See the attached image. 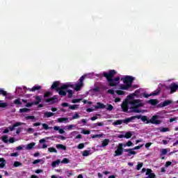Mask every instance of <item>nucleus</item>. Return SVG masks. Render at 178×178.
<instances>
[{"mask_svg":"<svg viewBox=\"0 0 178 178\" xmlns=\"http://www.w3.org/2000/svg\"><path fill=\"white\" fill-rule=\"evenodd\" d=\"M102 127L104 126V122H97V123H95L93 124V126L92 127V129H95V127Z\"/></svg>","mask_w":178,"mask_h":178,"instance_id":"obj_28","label":"nucleus"},{"mask_svg":"<svg viewBox=\"0 0 178 178\" xmlns=\"http://www.w3.org/2000/svg\"><path fill=\"white\" fill-rule=\"evenodd\" d=\"M98 137H102L101 134H95L92 136V138H98Z\"/></svg>","mask_w":178,"mask_h":178,"instance_id":"obj_61","label":"nucleus"},{"mask_svg":"<svg viewBox=\"0 0 178 178\" xmlns=\"http://www.w3.org/2000/svg\"><path fill=\"white\" fill-rule=\"evenodd\" d=\"M1 140H2V141H3V143H5L6 144H8V141H9V140H8V136H2Z\"/></svg>","mask_w":178,"mask_h":178,"instance_id":"obj_37","label":"nucleus"},{"mask_svg":"<svg viewBox=\"0 0 178 178\" xmlns=\"http://www.w3.org/2000/svg\"><path fill=\"white\" fill-rule=\"evenodd\" d=\"M33 105H35V104H34V102L27 103V104L25 105V106H26V108H31V106H33Z\"/></svg>","mask_w":178,"mask_h":178,"instance_id":"obj_44","label":"nucleus"},{"mask_svg":"<svg viewBox=\"0 0 178 178\" xmlns=\"http://www.w3.org/2000/svg\"><path fill=\"white\" fill-rule=\"evenodd\" d=\"M34 145H35V143H31L26 145V149H33L34 148Z\"/></svg>","mask_w":178,"mask_h":178,"instance_id":"obj_22","label":"nucleus"},{"mask_svg":"<svg viewBox=\"0 0 178 178\" xmlns=\"http://www.w3.org/2000/svg\"><path fill=\"white\" fill-rule=\"evenodd\" d=\"M19 126H22V122H15L12 127H9L8 129L10 130V131H13L15 130V127H19Z\"/></svg>","mask_w":178,"mask_h":178,"instance_id":"obj_14","label":"nucleus"},{"mask_svg":"<svg viewBox=\"0 0 178 178\" xmlns=\"http://www.w3.org/2000/svg\"><path fill=\"white\" fill-rule=\"evenodd\" d=\"M88 155H90V151L84 150L83 154H82V156H88Z\"/></svg>","mask_w":178,"mask_h":178,"instance_id":"obj_46","label":"nucleus"},{"mask_svg":"<svg viewBox=\"0 0 178 178\" xmlns=\"http://www.w3.org/2000/svg\"><path fill=\"white\" fill-rule=\"evenodd\" d=\"M170 165H172V162L171 161H167L165 163V168H169V166H170Z\"/></svg>","mask_w":178,"mask_h":178,"instance_id":"obj_62","label":"nucleus"},{"mask_svg":"<svg viewBox=\"0 0 178 178\" xmlns=\"http://www.w3.org/2000/svg\"><path fill=\"white\" fill-rule=\"evenodd\" d=\"M57 149H62L63 151H66V146L63 144H57L56 145Z\"/></svg>","mask_w":178,"mask_h":178,"instance_id":"obj_15","label":"nucleus"},{"mask_svg":"<svg viewBox=\"0 0 178 178\" xmlns=\"http://www.w3.org/2000/svg\"><path fill=\"white\" fill-rule=\"evenodd\" d=\"M108 94H111V95H115V90L113 89H110L107 90Z\"/></svg>","mask_w":178,"mask_h":178,"instance_id":"obj_55","label":"nucleus"},{"mask_svg":"<svg viewBox=\"0 0 178 178\" xmlns=\"http://www.w3.org/2000/svg\"><path fill=\"white\" fill-rule=\"evenodd\" d=\"M69 162H70V161L69 160V159L67 158H64L62 161L61 163H69Z\"/></svg>","mask_w":178,"mask_h":178,"instance_id":"obj_48","label":"nucleus"},{"mask_svg":"<svg viewBox=\"0 0 178 178\" xmlns=\"http://www.w3.org/2000/svg\"><path fill=\"white\" fill-rule=\"evenodd\" d=\"M106 109L111 112V111H113V106H112V104H107Z\"/></svg>","mask_w":178,"mask_h":178,"instance_id":"obj_43","label":"nucleus"},{"mask_svg":"<svg viewBox=\"0 0 178 178\" xmlns=\"http://www.w3.org/2000/svg\"><path fill=\"white\" fill-rule=\"evenodd\" d=\"M122 123H123V120H118L114 122V124H115V126H118L119 124H122Z\"/></svg>","mask_w":178,"mask_h":178,"instance_id":"obj_45","label":"nucleus"},{"mask_svg":"<svg viewBox=\"0 0 178 178\" xmlns=\"http://www.w3.org/2000/svg\"><path fill=\"white\" fill-rule=\"evenodd\" d=\"M48 151L49 152H54L55 154H58V150H56L55 147H49Z\"/></svg>","mask_w":178,"mask_h":178,"instance_id":"obj_33","label":"nucleus"},{"mask_svg":"<svg viewBox=\"0 0 178 178\" xmlns=\"http://www.w3.org/2000/svg\"><path fill=\"white\" fill-rule=\"evenodd\" d=\"M115 92L118 95H124V94H126V92L123 90H116Z\"/></svg>","mask_w":178,"mask_h":178,"instance_id":"obj_38","label":"nucleus"},{"mask_svg":"<svg viewBox=\"0 0 178 178\" xmlns=\"http://www.w3.org/2000/svg\"><path fill=\"white\" fill-rule=\"evenodd\" d=\"M166 154H168V149H163L161 151V156H162V155H166Z\"/></svg>","mask_w":178,"mask_h":178,"instance_id":"obj_42","label":"nucleus"},{"mask_svg":"<svg viewBox=\"0 0 178 178\" xmlns=\"http://www.w3.org/2000/svg\"><path fill=\"white\" fill-rule=\"evenodd\" d=\"M99 90H100L99 87H96L92 89V91H94L95 92H99Z\"/></svg>","mask_w":178,"mask_h":178,"instance_id":"obj_64","label":"nucleus"},{"mask_svg":"<svg viewBox=\"0 0 178 178\" xmlns=\"http://www.w3.org/2000/svg\"><path fill=\"white\" fill-rule=\"evenodd\" d=\"M81 101V99H72V104H77L78 102H80Z\"/></svg>","mask_w":178,"mask_h":178,"instance_id":"obj_53","label":"nucleus"},{"mask_svg":"<svg viewBox=\"0 0 178 178\" xmlns=\"http://www.w3.org/2000/svg\"><path fill=\"white\" fill-rule=\"evenodd\" d=\"M78 149H83L84 148V143H80L77 146Z\"/></svg>","mask_w":178,"mask_h":178,"instance_id":"obj_54","label":"nucleus"},{"mask_svg":"<svg viewBox=\"0 0 178 178\" xmlns=\"http://www.w3.org/2000/svg\"><path fill=\"white\" fill-rule=\"evenodd\" d=\"M159 94H161V88H157L155 91L150 93V95L155 97L156 95H159Z\"/></svg>","mask_w":178,"mask_h":178,"instance_id":"obj_16","label":"nucleus"},{"mask_svg":"<svg viewBox=\"0 0 178 178\" xmlns=\"http://www.w3.org/2000/svg\"><path fill=\"white\" fill-rule=\"evenodd\" d=\"M0 95H3V97H6L8 95V92L3 90V89L0 88Z\"/></svg>","mask_w":178,"mask_h":178,"instance_id":"obj_30","label":"nucleus"},{"mask_svg":"<svg viewBox=\"0 0 178 178\" xmlns=\"http://www.w3.org/2000/svg\"><path fill=\"white\" fill-rule=\"evenodd\" d=\"M133 146V142L131 140L128 141L127 143L123 144V147H131Z\"/></svg>","mask_w":178,"mask_h":178,"instance_id":"obj_35","label":"nucleus"},{"mask_svg":"<svg viewBox=\"0 0 178 178\" xmlns=\"http://www.w3.org/2000/svg\"><path fill=\"white\" fill-rule=\"evenodd\" d=\"M69 119L67 118H58V123H63V122H67Z\"/></svg>","mask_w":178,"mask_h":178,"instance_id":"obj_26","label":"nucleus"},{"mask_svg":"<svg viewBox=\"0 0 178 178\" xmlns=\"http://www.w3.org/2000/svg\"><path fill=\"white\" fill-rule=\"evenodd\" d=\"M109 139H104L102 142V145L101 147H102L103 148L106 147L107 145H109Z\"/></svg>","mask_w":178,"mask_h":178,"instance_id":"obj_17","label":"nucleus"},{"mask_svg":"<svg viewBox=\"0 0 178 178\" xmlns=\"http://www.w3.org/2000/svg\"><path fill=\"white\" fill-rule=\"evenodd\" d=\"M143 165H144L143 163H139L136 165V170H140V169H141V168H143Z\"/></svg>","mask_w":178,"mask_h":178,"instance_id":"obj_47","label":"nucleus"},{"mask_svg":"<svg viewBox=\"0 0 178 178\" xmlns=\"http://www.w3.org/2000/svg\"><path fill=\"white\" fill-rule=\"evenodd\" d=\"M59 86V81H54L51 85V90H55L61 97H66V91L65 90H67L69 87L73 88V85L71 84H63L60 87Z\"/></svg>","mask_w":178,"mask_h":178,"instance_id":"obj_3","label":"nucleus"},{"mask_svg":"<svg viewBox=\"0 0 178 178\" xmlns=\"http://www.w3.org/2000/svg\"><path fill=\"white\" fill-rule=\"evenodd\" d=\"M25 119L26 120H34V119H35V117L34 115H29V116L25 117Z\"/></svg>","mask_w":178,"mask_h":178,"instance_id":"obj_39","label":"nucleus"},{"mask_svg":"<svg viewBox=\"0 0 178 178\" xmlns=\"http://www.w3.org/2000/svg\"><path fill=\"white\" fill-rule=\"evenodd\" d=\"M149 178H155L156 177V175H155V173H151L149 176H148Z\"/></svg>","mask_w":178,"mask_h":178,"instance_id":"obj_63","label":"nucleus"},{"mask_svg":"<svg viewBox=\"0 0 178 178\" xmlns=\"http://www.w3.org/2000/svg\"><path fill=\"white\" fill-rule=\"evenodd\" d=\"M79 118H80V115H79V113H75V114L72 116V120L79 119Z\"/></svg>","mask_w":178,"mask_h":178,"instance_id":"obj_56","label":"nucleus"},{"mask_svg":"<svg viewBox=\"0 0 178 178\" xmlns=\"http://www.w3.org/2000/svg\"><path fill=\"white\" fill-rule=\"evenodd\" d=\"M124 149H125L123 148V144L119 143L117 149L115 151L114 156H120V155H123Z\"/></svg>","mask_w":178,"mask_h":178,"instance_id":"obj_6","label":"nucleus"},{"mask_svg":"<svg viewBox=\"0 0 178 178\" xmlns=\"http://www.w3.org/2000/svg\"><path fill=\"white\" fill-rule=\"evenodd\" d=\"M106 108V106L101 102H97V105L95 106V109H105Z\"/></svg>","mask_w":178,"mask_h":178,"instance_id":"obj_13","label":"nucleus"},{"mask_svg":"<svg viewBox=\"0 0 178 178\" xmlns=\"http://www.w3.org/2000/svg\"><path fill=\"white\" fill-rule=\"evenodd\" d=\"M84 79H86V75H83L79 79V84L83 86V81H84Z\"/></svg>","mask_w":178,"mask_h":178,"instance_id":"obj_32","label":"nucleus"},{"mask_svg":"<svg viewBox=\"0 0 178 178\" xmlns=\"http://www.w3.org/2000/svg\"><path fill=\"white\" fill-rule=\"evenodd\" d=\"M42 126L44 130H49V126H48V124H42Z\"/></svg>","mask_w":178,"mask_h":178,"instance_id":"obj_52","label":"nucleus"},{"mask_svg":"<svg viewBox=\"0 0 178 178\" xmlns=\"http://www.w3.org/2000/svg\"><path fill=\"white\" fill-rule=\"evenodd\" d=\"M41 86H35L31 89H29V91L34 92V91H38L39 90H41Z\"/></svg>","mask_w":178,"mask_h":178,"instance_id":"obj_18","label":"nucleus"},{"mask_svg":"<svg viewBox=\"0 0 178 178\" xmlns=\"http://www.w3.org/2000/svg\"><path fill=\"white\" fill-rule=\"evenodd\" d=\"M159 131L161 133H166V131H170V129L168 127L159 128Z\"/></svg>","mask_w":178,"mask_h":178,"instance_id":"obj_21","label":"nucleus"},{"mask_svg":"<svg viewBox=\"0 0 178 178\" xmlns=\"http://www.w3.org/2000/svg\"><path fill=\"white\" fill-rule=\"evenodd\" d=\"M41 162H42V159H36V160L33 161V165H37V163H40Z\"/></svg>","mask_w":178,"mask_h":178,"instance_id":"obj_49","label":"nucleus"},{"mask_svg":"<svg viewBox=\"0 0 178 178\" xmlns=\"http://www.w3.org/2000/svg\"><path fill=\"white\" fill-rule=\"evenodd\" d=\"M44 115V118H51V116H54L55 113L52 112H45Z\"/></svg>","mask_w":178,"mask_h":178,"instance_id":"obj_25","label":"nucleus"},{"mask_svg":"<svg viewBox=\"0 0 178 178\" xmlns=\"http://www.w3.org/2000/svg\"><path fill=\"white\" fill-rule=\"evenodd\" d=\"M130 105L132 106H136V108H143L144 106V103L142 102V100L140 99H132L129 102Z\"/></svg>","mask_w":178,"mask_h":178,"instance_id":"obj_5","label":"nucleus"},{"mask_svg":"<svg viewBox=\"0 0 178 178\" xmlns=\"http://www.w3.org/2000/svg\"><path fill=\"white\" fill-rule=\"evenodd\" d=\"M133 136V133L131 131H128L124 134V138H131V136Z\"/></svg>","mask_w":178,"mask_h":178,"instance_id":"obj_27","label":"nucleus"},{"mask_svg":"<svg viewBox=\"0 0 178 178\" xmlns=\"http://www.w3.org/2000/svg\"><path fill=\"white\" fill-rule=\"evenodd\" d=\"M143 145H138V146L132 148V149H134V151L136 150V149H140V148H143Z\"/></svg>","mask_w":178,"mask_h":178,"instance_id":"obj_57","label":"nucleus"},{"mask_svg":"<svg viewBox=\"0 0 178 178\" xmlns=\"http://www.w3.org/2000/svg\"><path fill=\"white\" fill-rule=\"evenodd\" d=\"M23 164L19 161H15L13 164L15 168H19V166H22Z\"/></svg>","mask_w":178,"mask_h":178,"instance_id":"obj_36","label":"nucleus"},{"mask_svg":"<svg viewBox=\"0 0 178 178\" xmlns=\"http://www.w3.org/2000/svg\"><path fill=\"white\" fill-rule=\"evenodd\" d=\"M169 88L170 90V94H173V92L177 91L178 85L176 83H172L170 85Z\"/></svg>","mask_w":178,"mask_h":178,"instance_id":"obj_7","label":"nucleus"},{"mask_svg":"<svg viewBox=\"0 0 178 178\" xmlns=\"http://www.w3.org/2000/svg\"><path fill=\"white\" fill-rule=\"evenodd\" d=\"M14 104L15 105H22V101H20V99H16L14 100Z\"/></svg>","mask_w":178,"mask_h":178,"instance_id":"obj_41","label":"nucleus"},{"mask_svg":"<svg viewBox=\"0 0 178 178\" xmlns=\"http://www.w3.org/2000/svg\"><path fill=\"white\" fill-rule=\"evenodd\" d=\"M65 91L66 92V94L68 93V98H72V97H73V90L66 89Z\"/></svg>","mask_w":178,"mask_h":178,"instance_id":"obj_23","label":"nucleus"},{"mask_svg":"<svg viewBox=\"0 0 178 178\" xmlns=\"http://www.w3.org/2000/svg\"><path fill=\"white\" fill-rule=\"evenodd\" d=\"M159 115H153L149 120H148V117H147L146 115H134L122 120V121L123 123L127 124V123H130V122L134 120V119H140L142 122H146V124H148L149 123H152V124H161V123H162V121L161 120H159Z\"/></svg>","mask_w":178,"mask_h":178,"instance_id":"obj_1","label":"nucleus"},{"mask_svg":"<svg viewBox=\"0 0 178 178\" xmlns=\"http://www.w3.org/2000/svg\"><path fill=\"white\" fill-rule=\"evenodd\" d=\"M81 87H83V85H81V83L76 84L74 88L75 91H80V90H81Z\"/></svg>","mask_w":178,"mask_h":178,"instance_id":"obj_29","label":"nucleus"},{"mask_svg":"<svg viewBox=\"0 0 178 178\" xmlns=\"http://www.w3.org/2000/svg\"><path fill=\"white\" fill-rule=\"evenodd\" d=\"M8 103H2V100H0V108H6Z\"/></svg>","mask_w":178,"mask_h":178,"instance_id":"obj_40","label":"nucleus"},{"mask_svg":"<svg viewBox=\"0 0 178 178\" xmlns=\"http://www.w3.org/2000/svg\"><path fill=\"white\" fill-rule=\"evenodd\" d=\"M172 104H173V100L167 99V100H165L164 102H163L162 103H161L159 104V106H161V108H165V106L172 105Z\"/></svg>","mask_w":178,"mask_h":178,"instance_id":"obj_8","label":"nucleus"},{"mask_svg":"<svg viewBox=\"0 0 178 178\" xmlns=\"http://www.w3.org/2000/svg\"><path fill=\"white\" fill-rule=\"evenodd\" d=\"M130 113H141V110L138 109V107H136L135 106L130 107Z\"/></svg>","mask_w":178,"mask_h":178,"instance_id":"obj_9","label":"nucleus"},{"mask_svg":"<svg viewBox=\"0 0 178 178\" xmlns=\"http://www.w3.org/2000/svg\"><path fill=\"white\" fill-rule=\"evenodd\" d=\"M50 95H51V92H47L44 95V98H48V97H49Z\"/></svg>","mask_w":178,"mask_h":178,"instance_id":"obj_60","label":"nucleus"},{"mask_svg":"<svg viewBox=\"0 0 178 178\" xmlns=\"http://www.w3.org/2000/svg\"><path fill=\"white\" fill-rule=\"evenodd\" d=\"M69 109H71V111H76V109H79V105L77 104L70 105Z\"/></svg>","mask_w":178,"mask_h":178,"instance_id":"obj_24","label":"nucleus"},{"mask_svg":"<svg viewBox=\"0 0 178 178\" xmlns=\"http://www.w3.org/2000/svg\"><path fill=\"white\" fill-rule=\"evenodd\" d=\"M82 134H90L91 131L90 130L83 129L81 131Z\"/></svg>","mask_w":178,"mask_h":178,"instance_id":"obj_51","label":"nucleus"},{"mask_svg":"<svg viewBox=\"0 0 178 178\" xmlns=\"http://www.w3.org/2000/svg\"><path fill=\"white\" fill-rule=\"evenodd\" d=\"M59 163H60V161L56 160V161L52 162L51 166H53V168H55V166H58V165H59Z\"/></svg>","mask_w":178,"mask_h":178,"instance_id":"obj_31","label":"nucleus"},{"mask_svg":"<svg viewBox=\"0 0 178 178\" xmlns=\"http://www.w3.org/2000/svg\"><path fill=\"white\" fill-rule=\"evenodd\" d=\"M29 111H30V108H23L19 109V112L21 113H24L26 112H29Z\"/></svg>","mask_w":178,"mask_h":178,"instance_id":"obj_34","label":"nucleus"},{"mask_svg":"<svg viewBox=\"0 0 178 178\" xmlns=\"http://www.w3.org/2000/svg\"><path fill=\"white\" fill-rule=\"evenodd\" d=\"M148 103L150 104V105H153V106L157 105L158 99H149L148 101Z\"/></svg>","mask_w":178,"mask_h":178,"instance_id":"obj_19","label":"nucleus"},{"mask_svg":"<svg viewBox=\"0 0 178 178\" xmlns=\"http://www.w3.org/2000/svg\"><path fill=\"white\" fill-rule=\"evenodd\" d=\"M56 99H58V96L54 95L51 98L46 99L45 102H50L51 104H54L56 102Z\"/></svg>","mask_w":178,"mask_h":178,"instance_id":"obj_11","label":"nucleus"},{"mask_svg":"<svg viewBox=\"0 0 178 178\" xmlns=\"http://www.w3.org/2000/svg\"><path fill=\"white\" fill-rule=\"evenodd\" d=\"M121 108H122L123 112H128V111H129V103H127V102H124L121 105Z\"/></svg>","mask_w":178,"mask_h":178,"instance_id":"obj_10","label":"nucleus"},{"mask_svg":"<svg viewBox=\"0 0 178 178\" xmlns=\"http://www.w3.org/2000/svg\"><path fill=\"white\" fill-rule=\"evenodd\" d=\"M98 116H100V115L96 114L95 116H93L90 118V120H92V122H94V120H97V119H98Z\"/></svg>","mask_w":178,"mask_h":178,"instance_id":"obj_50","label":"nucleus"},{"mask_svg":"<svg viewBox=\"0 0 178 178\" xmlns=\"http://www.w3.org/2000/svg\"><path fill=\"white\" fill-rule=\"evenodd\" d=\"M152 173V170L147 169L146 172V176H149Z\"/></svg>","mask_w":178,"mask_h":178,"instance_id":"obj_58","label":"nucleus"},{"mask_svg":"<svg viewBox=\"0 0 178 178\" xmlns=\"http://www.w3.org/2000/svg\"><path fill=\"white\" fill-rule=\"evenodd\" d=\"M116 73L115 70H110L108 72H104L102 73V76L106 79L109 87H116L120 83V77L113 78Z\"/></svg>","mask_w":178,"mask_h":178,"instance_id":"obj_2","label":"nucleus"},{"mask_svg":"<svg viewBox=\"0 0 178 178\" xmlns=\"http://www.w3.org/2000/svg\"><path fill=\"white\" fill-rule=\"evenodd\" d=\"M61 106H63V108H66L67 106H70V105H69V103H66V102H64V103H62L61 104Z\"/></svg>","mask_w":178,"mask_h":178,"instance_id":"obj_59","label":"nucleus"},{"mask_svg":"<svg viewBox=\"0 0 178 178\" xmlns=\"http://www.w3.org/2000/svg\"><path fill=\"white\" fill-rule=\"evenodd\" d=\"M124 152H128L127 156H131L132 155H136L137 152L136 151H134L133 148L132 149H125L124 150Z\"/></svg>","mask_w":178,"mask_h":178,"instance_id":"obj_12","label":"nucleus"},{"mask_svg":"<svg viewBox=\"0 0 178 178\" xmlns=\"http://www.w3.org/2000/svg\"><path fill=\"white\" fill-rule=\"evenodd\" d=\"M35 102H33L35 105H39L40 102H41V97L35 96Z\"/></svg>","mask_w":178,"mask_h":178,"instance_id":"obj_20","label":"nucleus"},{"mask_svg":"<svg viewBox=\"0 0 178 178\" xmlns=\"http://www.w3.org/2000/svg\"><path fill=\"white\" fill-rule=\"evenodd\" d=\"M121 81H123L124 84L120 85V90H125L126 91H127L130 90L131 87H133L134 77L127 75L124 77L121 78Z\"/></svg>","mask_w":178,"mask_h":178,"instance_id":"obj_4","label":"nucleus"}]
</instances>
